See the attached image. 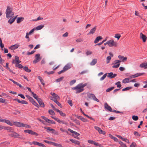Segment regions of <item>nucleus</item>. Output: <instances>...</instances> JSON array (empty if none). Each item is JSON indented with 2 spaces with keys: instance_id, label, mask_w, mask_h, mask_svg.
Returning <instances> with one entry per match:
<instances>
[{
  "instance_id": "obj_1",
  "label": "nucleus",
  "mask_w": 147,
  "mask_h": 147,
  "mask_svg": "<svg viewBox=\"0 0 147 147\" xmlns=\"http://www.w3.org/2000/svg\"><path fill=\"white\" fill-rule=\"evenodd\" d=\"M12 9L9 6H8L6 11V17L9 19L12 17L14 13L12 12Z\"/></svg>"
},
{
  "instance_id": "obj_2",
  "label": "nucleus",
  "mask_w": 147,
  "mask_h": 147,
  "mask_svg": "<svg viewBox=\"0 0 147 147\" xmlns=\"http://www.w3.org/2000/svg\"><path fill=\"white\" fill-rule=\"evenodd\" d=\"M87 85V84L86 83L84 84L82 83H80L78 84L77 86V91L76 92V93H79L83 91L84 90L83 88Z\"/></svg>"
},
{
  "instance_id": "obj_3",
  "label": "nucleus",
  "mask_w": 147,
  "mask_h": 147,
  "mask_svg": "<svg viewBox=\"0 0 147 147\" xmlns=\"http://www.w3.org/2000/svg\"><path fill=\"white\" fill-rule=\"evenodd\" d=\"M108 45L110 47L113 46L116 47L117 43L116 42H114L113 40H111L108 41Z\"/></svg>"
},
{
  "instance_id": "obj_4",
  "label": "nucleus",
  "mask_w": 147,
  "mask_h": 147,
  "mask_svg": "<svg viewBox=\"0 0 147 147\" xmlns=\"http://www.w3.org/2000/svg\"><path fill=\"white\" fill-rule=\"evenodd\" d=\"M90 99L93 100L94 101H96L97 102H99V100L96 98L95 95L93 94H89L87 96Z\"/></svg>"
},
{
  "instance_id": "obj_5",
  "label": "nucleus",
  "mask_w": 147,
  "mask_h": 147,
  "mask_svg": "<svg viewBox=\"0 0 147 147\" xmlns=\"http://www.w3.org/2000/svg\"><path fill=\"white\" fill-rule=\"evenodd\" d=\"M40 55L39 53L35 55V59L33 61L34 63H36L41 60L42 58L40 57Z\"/></svg>"
},
{
  "instance_id": "obj_6",
  "label": "nucleus",
  "mask_w": 147,
  "mask_h": 147,
  "mask_svg": "<svg viewBox=\"0 0 147 147\" xmlns=\"http://www.w3.org/2000/svg\"><path fill=\"white\" fill-rule=\"evenodd\" d=\"M121 62V61L118 60H115L114 61L115 63L112 66L113 68H117L120 65V63Z\"/></svg>"
},
{
  "instance_id": "obj_7",
  "label": "nucleus",
  "mask_w": 147,
  "mask_h": 147,
  "mask_svg": "<svg viewBox=\"0 0 147 147\" xmlns=\"http://www.w3.org/2000/svg\"><path fill=\"white\" fill-rule=\"evenodd\" d=\"M14 125L18 127H23L24 123L18 121H13Z\"/></svg>"
},
{
  "instance_id": "obj_8",
  "label": "nucleus",
  "mask_w": 147,
  "mask_h": 147,
  "mask_svg": "<svg viewBox=\"0 0 147 147\" xmlns=\"http://www.w3.org/2000/svg\"><path fill=\"white\" fill-rule=\"evenodd\" d=\"M94 128L98 132L99 134L105 135L106 133L104 131H103L100 128L97 126H94Z\"/></svg>"
},
{
  "instance_id": "obj_9",
  "label": "nucleus",
  "mask_w": 147,
  "mask_h": 147,
  "mask_svg": "<svg viewBox=\"0 0 147 147\" xmlns=\"http://www.w3.org/2000/svg\"><path fill=\"white\" fill-rule=\"evenodd\" d=\"M24 132L26 133H27L31 135H35L36 136H38V135L37 133L34 132L31 130L28 129L25 130L24 131Z\"/></svg>"
},
{
  "instance_id": "obj_10",
  "label": "nucleus",
  "mask_w": 147,
  "mask_h": 147,
  "mask_svg": "<svg viewBox=\"0 0 147 147\" xmlns=\"http://www.w3.org/2000/svg\"><path fill=\"white\" fill-rule=\"evenodd\" d=\"M21 62V61L19 60V58L18 56H15V59L13 60L12 61V63L14 64H18Z\"/></svg>"
},
{
  "instance_id": "obj_11",
  "label": "nucleus",
  "mask_w": 147,
  "mask_h": 147,
  "mask_svg": "<svg viewBox=\"0 0 147 147\" xmlns=\"http://www.w3.org/2000/svg\"><path fill=\"white\" fill-rule=\"evenodd\" d=\"M72 66V64L71 63H68L66 65L63 67V69L66 71L68 69H70Z\"/></svg>"
},
{
  "instance_id": "obj_12",
  "label": "nucleus",
  "mask_w": 147,
  "mask_h": 147,
  "mask_svg": "<svg viewBox=\"0 0 147 147\" xmlns=\"http://www.w3.org/2000/svg\"><path fill=\"white\" fill-rule=\"evenodd\" d=\"M104 107L106 109H107L110 112L112 111V109L111 107L109 106L107 103H105L104 105Z\"/></svg>"
},
{
  "instance_id": "obj_13",
  "label": "nucleus",
  "mask_w": 147,
  "mask_h": 147,
  "mask_svg": "<svg viewBox=\"0 0 147 147\" xmlns=\"http://www.w3.org/2000/svg\"><path fill=\"white\" fill-rule=\"evenodd\" d=\"M9 135L11 137H13L14 138H18V136H20L19 134L15 132H13L11 134Z\"/></svg>"
},
{
  "instance_id": "obj_14",
  "label": "nucleus",
  "mask_w": 147,
  "mask_h": 147,
  "mask_svg": "<svg viewBox=\"0 0 147 147\" xmlns=\"http://www.w3.org/2000/svg\"><path fill=\"white\" fill-rule=\"evenodd\" d=\"M88 143H89L90 144H94V145H95L96 146H98L99 147H100V146H101V145L100 144H98V143L95 142H94V141H93L92 140H88Z\"/></svg>"
},
{
  "instance_id": "obj_15",
  "label": "nucleus",
  "mask_w": 147,
  "mask_h": 147,
  "mask_svg": "<svg viewBox=\"0 0 147 147\" xmlns=\"http://www.w3.org/2000/svg\"><path fill=\"white\" fill-rule=\"evenodd\" d=\"M107 74H108L107 77L110 78H114L117 75V74H113L112 72L108 73Z\"/></svg>"
},
{
  "instance_id": "obj_16",
  "label": "nucleus",
  "mask_w": 147,
  "mask_h": 147,
  "mask_svg": "<svg viewBox=\"0 0 147 147\" xmlns=\"http://www.w3.org/2000/svg\"><path fill=\"white\" fill-rule=\"evenodd\" d=\"M140 36L141 38H142L144 42H145L147 39L146 36L144 34H143L142 33H140Z\"/></svg>"
},
{
  "instance_id": "obj_17",
  "label": "nucleus",
  "mask_w": 147,
  "mask_h": 147,
  "mask_svg": "<svg viewBox=\"0 0 147 147\" xmlns=\"http://www.w3.org/2000/svg\"><path fill=\"white\" fill-rule=\"evenodd\" d=\"M32 144L34 145H37L40 147H46L44 144L37 142L34 141L32 142Z\"/></svg>"
},
{
  "instance_id": "obj_18",
  "label": "nucleus",
  "mask_w": 147,
  "mask_h": 147,
  "mask_svg": "<svg viewBox=\"0 0 147 147\" xmlns=\"http://www.w3.org/2000/svg\"><path fill=\"white\" fill-rule=\"evenodd\" d=\"M14 100L17 101L18 103L24 104H27L28 102L25 100H22V101L20 100L17 99H13Z\"/></svg>"
},
{
  "instance_id": "obj_19",
  "label": "nucleus",
  "mask_w": 147,
  "mask_h": 147,
  "mask_svg": "<svg viewBox=\"0 0 147 147\" xmlns=\"http://www.w3.org/2000/svg\"><path fill=\"white\" fill-rule=\"evenodd\" d=\"M118 58L120 60H122V61H121L122 62H124L125 61H126L127 59V57H124L123 56L121 55H119L118 56Z\"/></svg>"
},
{
  "instance_id": "obj_20",
  "label": "nucleus",
  "mask_w": 147,
  "mask_h": 147,
  "mask_svg": "<svg viewBox=\"0 0 147 147\" xmlns=\"http://www.w3.org/2000/svg\"><path fill=\"white\" fill-rule=\"evenodd\" d=\"M144 74L143 73H137L134 75L130 76L131 78H134L140 76H141Z\"/></svg>"
},
{
  "instance_id": "obj_21",
  "label": "nucleus",
  "mask_w": 147,
  "mask_h": 147,
  "mask_svg": "<svg viewBox=\"0 0 147 147\" xmlns=\"http://www.w3.org/2000/svg\"><path fill=\"white\" fill-rule=\"evenodd\" d=\"M37 100L41 107H44V104L40 98H38V99H37Z\"/></svg>"
},
{
  "instance_id": "obj_22",
  "label": "nucleus",
  "mask_w": 147,
  "mask_h": 147,
  "mask_svg": "<svg viewBox=\"0 0 147 147\" xmlns=\"http://www.w3.org/2000/svg\"><path fill=\"white\" fill-rule=\"evenodd\" d=\"M96 29V26H95L94 28H92L91 30H90L89 33H88V34H93L94 32H95Z\"/></svg>"
},
{
  "instance_id": "obj_23",
  "label": "nucleus",
  "mask_w": 147,
  "mask_h": 147,
  "mask_svg": "<svg viewBox=\"0 0 147 147\" xmlns=\"http://www.w3.org/2000/svg\"><path fill=\"white\" fill-rule=\"evenodd\" d=\"M19 46V45L18 44H16L11 46L10 47L9 49L12 50H15L17 49Z\"/></svg>"
},
{
  "instance_id": "obj_24",
  "label": "nucleus",
  "mask_w": 147,
  "mask_h": 147,
  "mask_svg": "<svg viewBox=\"0 0 147 147\" xmlns=\"http://www.w3.org/2000/svg\"><path fill=\"white\" fill-rule=\"evenodd\" d=\"M51 94L53 96L54 99H55L56 100H59V96L57 94H55V93H51Z\"/></svg>"
},
{
  "instance_id": "obj_25",
  "label": "nucleus",
  "mask_w": 147,
  "mask_h": 147,
  "mask_svg": "<svg viewBox=\"0 0 147 147\" xmlns=\"http://www.w3.org/2000/svg\"><path fill=\"white\" fill-rule=\"evenodd\" d=\"M3 123H5L8 125L11 126H12L14 124V123H11L9 120H8L4 119Z\"/></svg>"
},
{
  "instance_id": "obj_26",
  "label": "nucleus",
  "mask_w": 147,
  "mask_h": 147,
  "mask_svg": "<svg viewBox=\"0 0 147 147\" xmlns=\"http://www.w3.org/2000/svg\"><path fill=\"white\" fill-rule=\"evenodd\" d=\"M68 131H70L71 133L74 134H75V135H76V136H78L80 135V134L79 133L77 132H76V131H73V130L71 129L70 128H68Z\"/></svg>"
},
{
  "instance_id": "obj_27",
  "label": "nucleus",
  "mask_w": 147,
  "mask_h": 147,
  "mask_svg": "<svg viewBox=\"0 0 147 147\" xmlns=\"http://www.w3.org/2000/svg\"><path fill=\"white\" fill-rule=\"evenodd\" d=\"M102 39V38L101 36H98L97 37L94 41V43H96L98 42L100 40Z\"/></svg>"
},
{
  "instance_id": "obj_28",
  "label": "nucleus",
  "mask_w": 147,
  "mask_h": 147,
  "mask_svg": "<svg viewBox=\"0 0 147 147\" xmlns=\"http://www.w3.org/2000/svg\"><path fill=\"white\" fill-rule=\"evenodd\" d=\"M130 78H128L124 79L122 81V82L124 84L129 82H130Z\"/></svg>"
},
{
  "instance_id": "obj_29",
  "label": "nucleus",
  "mask_w": 147,
  "mask_h": 147,
  "mask_svg": "<svg viewBox=\"0 0 147 147\" xmlns=\"http://www.w3.org/2000/svg\"><path fill=\"white\" fill-rule=\"evenodd\" d=\"M147 66V63H144L140 65V67L141 68H144L145 69L146 68V66Z\"/></svg>"
},
{
  "instance_id": "obj_30",
  "label": "nucleus",
  "mask_w": 147,
  "mask_h": 147,
  "mask_svg": "<svg viewBox=\"0 0 147 147\" xmlns=\"http://www.w3.org/2000/svg\"><path fill=\"white\" fill-rule=\"evenodd\" d=\"M51 100H53L58 106H59L61 108L62 107V106L61 104L55 99H51Z\"/></svg>"
},
{
  "instance_id": "obj_31",
  "label": "nucleus",
  "mask_w": 147,
  "mask_h": 147,
  "mask_svg": "<svg viewBox=\"0 0 147 147\" xmlns=\"http://www.w3.org/2000/svg\"><path fill=\"white\" fill-rule=\"evenodd\" d=\"M97 62V59H94L90 63V65H94Z\"/></svg>"
},
{
  "instance_id": "obj_32",
  "label": "nucleus",
  "mask_w": 147,
  "mask_h": 147,
  "mask_svg": "<svg viewBox=\"0 0 147 147\" xmlns=\"http://www.w3.org/2000/svg\"><path fill=\"white\" fill-rule=\"evenodd\" d=\"M16 17L17 16H16L13 18L10 19L9 20L8 22L10 24H11L15 21Z\"/></svg>"
},
{
  "instance_id": "obj_33",
  "label": "nucleus",
  "mask_w": 147,
  "mask_h": 147,
  "mask_svg": "<svg viewBox=\"0 0 147 147\" xmlns=\"http://www.w3.org/2000/svg\"><path fill=\"white\" fill-rule=\"evenodd\" d=\"M44 25H39V26H37V27H36V28L35 30H41L44 27Z\"/></svg>"
},
{
  "instance_id": "obj_34",
  "label": "nucleus",
  "mask_w": 147,
  "mask_h": 147,
  "mask_svg": "<svg viewBox=\"0 0 147 147\" xmlns=\"http://www.w3.org/2000/svg\"><path fill=\"white\" fill-rule=\"evenodd\" d=\"M23 69L24 70L28 72H30L31 71V70L29 69L27 67H23Z\"/></svg>"
},
{
  "instance_id": "obj_35",
  "label": "nucleus",
  "mask_w": 147,
  "mask_h": 147,
  "mask_svg": "<svg viewBox=\"0 0 147 147\" xmlns=\"http://www.w3.org/2000/svg\"><path fill=\"white\" fill-rule=\"evenodd\" d=\"M24 19V18L22 17H20L18 18L17 20V23H19L21 21L23 20Z\"/></svg>"
},
{
  "instance_id": "obj_36",
  "label": "nucleus",
  "mask_w": 147,
  "mask_h": 147,
  "mask_svg": "<svg viewBox=\"0 0 147 147\" xmlns=\"http://www.w3.org/2000/svg\"><path fill=\"white\" fill-rule=\"evenodd\" d=\"M111 59V57L110 56H109L107 57L106 59V63L108 64L109 63L110 60Z\"/></svg>"
},
{
  "instance_id": "obj_37",
  "label": "nucleus",
  "mask_w": 147,
  "mask_h": 147,
  "mask_svg": "<svg viewBox=\"0 0 147 147\" xmlns=\"http://www.w3.org/2000/svg\"><path fill=\"white\" fill-rule=\"evenodd\" d=\"M44 128L49 131H53V133L54 132V131H55V130L54 129H51L49 127H45Z\"/></svg>"
},
{
  "instance_id": "obj_38",
  "label": "nucleus",
  "mask_w": 147,
  "mask_h": 147,
  "mask_svg": "<svg viewBox=\"0 0 147 147\" xmlns=\"http://www.w3.org/2000/svg\"><path fill=\"white\" fill-rule=\"evenodd\" d=\"M132 119L134 121H137L138 119V117L137 116L133 115L132 116Z\"/></svg>"
},
{
  "instance_id": "obj_39",
  "label": "nucleus",
  "mask_w": 147,
  "mask_h": 147,
  "mask_svg": "<svg viewBox=\"0 0 147 147\" xmlns=\"http://www.w3.org/2000/svg\"><path fill=\"white\" fill-rule=\"evenodd\" d=\"M115 84L117 85V88H120L121 86V82L119 81L116 83Z\"/></svg>"
},
{
  "instance_id": "obj_40",
  "label": "nucleus",
  "mask_w": 147,
  "mask_h": 147,
  "mask_svg": "<svg viewBox=\"0 0 147 147\" xmlns=\"http://www.w3.org/2000/svg\"><path fill=\"white\" fill-rule=\"evenodd\" d=\"M51 143L53 145H54L56 146H57V147H61V145L60 144H57V143H55L54 142H51Z\"/></svg>"
},
{
  "instance_id": "obj_41",
  "label": "nucleus",
  "mask_w": 147,
  "mask_h": 147,
  "mask_svg": "<svg viewBox=\"0 0 147 147\" xmlns=\"http://www.w3.org/2000/svg\"><path fill=\"white\" fill-rule=\"evenodd\" d=\"M114 87H111L108 88H107L106 90V91L107 92H109L110 91H111L112 90H113L114 89Z\"/></svg>"
},
{
  "instance_id": "obj_42",
  "label": "nucleus",
  "mask_w": 147,
  "mask_h": 147,
  "mask_svg": "<svg viewBox=\"0 0 147 147\" xmlns=\"http://www.w3.org/2000/svg\"><path fill=\"white\" fill-rule=\"evenodd\" d=\"M107 73H106L104 74L103 76L100 78V80L101 81L103 80L107 76Z\"/></svg>"
},
{
  "instance_id": "obj_43",
  "label": "nucleus",
  "mask_w": 147,
  "mask_h": 147,
  "mask_svg": "<svg viewBox=\"0 0 147 147\" xmlns=\"http://www.w3.org/2000/svg\"><path fill=\"white\" fill-rule=\"evenodd\" d=\"M23 127H25L26 129L30 128L31 126L29 125L24 124Z\"/></svg>"
},
{
  "instance_id": "obj_44",
  "label": "nucleus",
  "mask_w": 147,
  "mask_h": 147,
  "mask_svg": "<svg viewBox=\"0 0 147 147\" xmlns=\"http://www.w3.org/2000/svg\"><path fill=\"white\" fill-rule=\"evenodd\" d=\"M80 119L82 120V121L84 122H86L87 121V120L84 118L83 117H80Z\"/></svg>"
},
{
  "instance_id": "obj_45",
  "label": "nucleus",
  "mask_w": 147,
  "mask_h": 147,
  "mask_svg": "<svg viewBox=\"0 0 147 147\" xmlns=\"http://www.w3.org/2000/svg\"><path fill=\"white\" fill-rule=\"evenodd\" d=\"M115 37L116 38H117L118 39V40L121 37V35L119 34H115Z\"/></svg>"
},
{
  "instance_id": "obj_46",
  "label": "nucleus",
  "mask_w": 147,
  "mask_h": 147,
  "mask_svg": "<svg viewBox=\"0 0 147 147\" xmlns=\"http://www.w3.org/2000/svg\"><path fill=\"white\" fill-rule=\"evenodd\" d=\"M76 80H71L69 84L70 85H72L74 84L76 82Z\"/></svg>"
},
{
  "instance_id": "obj_47",
  "label": "nucleus",
  "mask_w": 147,
  "mask_h": 147,
  "mask_svg": "<svg viewBox=\"0 0 147 147\" xmlns=\"http://www.w3.org/2000/svg\"><path fill=\"white\" fill-rule=\"evenodd\" d=\"M63 78H64V77H60V78L57 79L56 80V81L57 82H59L61 81V80H62Z\"/></svg>"
},
{
  "instance_id": "obj_48",
  "label": "nucleus",
  "mask_w": 147,
  "mask_h": 147,
  "mask_svg": "<svg viewBox=\"0 0 147 147\" xmlns=\"http://www.w3.org/2000/svg\"><path fill=\"white\" fill-rule=\"evenodd\" d=\"M16 67H18L20 69L22 68L23 67V66L20 64H17L16 65Z\"/></svg>"
},
{
  "instance_id": "obj_49",
  "label": "nucleus",
  "mask_w": 147,
  "mask_h": 147,
  "mask_svg": "<svg viewBox=\"0 0 147 147\" xmlns=\"http://www.w3.org/2000/svg\"><path fill=\"white\" fill-rule=\"evenodd\" d=\"M49 113L51 115H53L55 113L54 111L52 110H49Z\"/></svg>"
},
{
  "instance_id": "obj_50",
  "label": "nucleus",
  "mask_w": 147,
  "mask_h": 147,
  "mask_svg": "<svg viewBox=\"0 0 147 147\" xmlns=\"http://www.w3.org/2000/svg\"><path fill=\"white\" fill-rule=\"evenodd\" d=\"M131 88V87H126V88L123 89L122 90L123 91H125V90H129V89H130Z\"/></svg>"
},
{
  "instance_id": "obj_51",
  "label": "nucleus",
  "mask_w": 147,
  "mask_h": 147,
  "mask_svg": "<svg viewBox=\"0 0 147 147\" xmlns=\"http://www.w3.org/2000/svg\"><path fill=\"white\" fill-rule=\"evenodd\" d=\"M34 29L33 28V29H32V30H31L29 32H28V33L27 32V33L29 35H30L34 32Z\"/></svg>"
},
{
  "instance_id": "obj_52",
  "label": "nucleus",
  "mask_w": 147,
  "mask_h": 147,
  "mask_svg": "<svg viewBox=\"0 0 147 147\" xmlns=\"http://www.w3.org/2000/svg\"><path fill=\"white\" fill-rule=\"evenodd\" d=\"M86 54L87 55H88L91 54H92V52L88 50L86 52Z\"/></svg>"
},
{
  "instance_id": "obj_53",
  "label": "nucleus",
  "mask_w": 147,
  "mask_h": 147,
  "mask_svg": "<svg viewBox=\"0 0 147 147\" xmlns=\"http://www.w3.org/2000/svg\"><path fill=\"white\" fill-rule=\"evenodd\" d=\"M130 147H137L136 144L134 142H132L130 145Z\"/></svg>"
},
{
  "instance_id": "obj_54",
  "label": "nucleus",
  "mask_w": 147,
  "mask_h": 147,
  "mask_svg": "<svg viewBox=\"0 0 147 147\" xmlns=\"http://www.w3.org/2000/svg\"><path fill=\"white\" fill-rule=\"evenodd\" d=\"M5 129H6L7 130L8 132H11V130H12V127H6Z\"/></svg>"
},
{
  "instance_id": "obj_55",
  "label": "nucleus",
  "mask_w": 147,
  "mask_h": 147,
  "mask_svg": "<svg viewBox=\"0 0 147 147\" xmlns=\"http://www.w3.org/2000/svg\"><path fill=\"white\" fill-rule=\"evenodd\" d=\"M67 102L71 106H72L73 105V104L72 103V101L71 100H69Z\"/></svg>"
},
{
  "instance_id": "obj_56",
  "label": "nucleus",
  "mask_w": 147,
  "mask_h": 147,
  "mask_svg": "<svg viewBox=\"0 0 147 147\" xmlns=\"http://www.w3.org/2000/svg\"><path fill=\"white\" fill-rule=\"evenodd\" d=\"M59 113L60 115L62 116L65 117L66 115L64 113H63V112L62 111H60V112Z\"/></svg>"
},
{
  "instance_id": "obj_57",
  "label": "nucleus",
  "mask_w": 147,
  "mask_h": 147,
  "mask_svg": "<svg viewBox=\"0 0 147 147\" xmlns=\"http://www.w3.org/2000/svg\"><path fill=\"white\" fill-rule=\"evenodd\" d=\"M32 104L37 107H39V105L35 101H34Z\"/></svg>"
},
{
  "instance_id": "obj_58",
  "label": "nucleus",
  "mask_w": 147,
  "mask_h": 147,
  "mask_svg": "<svg viewBox=\"0 0 147 147\" xmlns=\"http://www.w3.org/2000/svg\"><path fill=\"white\" fill-rule=\"evenodd\" d=\"M35 52V51L33 50L31 52H28L27 53L28 55H31L33 54Z\"/></svg>"
},
{
  "instance_id": "obj_59",
  "label": "nucleus",
  "mask_w": 147,
  "mask_h": 147,
  "mask_svg": "<svg viewBox=\"0 0 147 147\" xmlns=\"http://www.w3.org/2000/svg\"><path fill=\"white\" fill-rule=\"evenodd\" d=\"M68 33L67 32H65V34L62 35V36L63 37H66L68 36Z\"/></svg>"
},
{
  "instance_id": "obj_60",
  "label": "nucleus",
  "mask_w": 147,
  "mask_h": 147,
  "mask_svg": "<svg viewBox=\"0 0 147 147\" xmlns=\"http://www.w3.org/2000/svg\"><path fill=\"white\" fill-rule=\"evenodd\" d=\"M5 99H3L2 98H0V102H2L3 103H4L5 102Z\"/></svg>"
},
{
  "instance_id": "obj_61",
  "label": "nucleus",
  "mask_w": 147,
  "mask_h": 147,
  "mask_svg": "<svg viewBox=\"0 0 147 147\" xmlns=\"http://www.w3.org/2000/svg\"><path fill=\"white\" fill-rule=\"evenodd\" d=\"M134 135L135 136H140V135L139 134L138 132L137 131H135L134 132Z\"/></svg>"
},
{
  "instance_id": "obj_62",
  "label": "nucleus",
  "mask_w": 147,
  "mask_h": 147,
  "mask_svg": "<svg viewBox=\"0 0 147 147\" xmlns=\"http://www.w3.org/2000/svg\"><path fill=\"white\" fill-rule=\"evenodd\" d=\"M122 140L125 141V142L127 143H129V140L126 138H123Z\"/></svg>"
},
{
  "instance_id": "obj_63",
  "label": "nucleus",
  "mask_w": 147,
  "mask_h": 147,
  "mask_svg": "<svg viewBox=\"0 0 147 147\" xmlns=\"http://www.w3.org/2000/svg\"><path fill=\"white\" fill-rule=\"evenodd\" d=\"M87 72V70H85V71H83L82 72H80V74L82 75V74H86Z\"/></svg>"
},
{
  "instance_id": "obj_64",
  "label": "nucleus",
  "mask_w": 147,
  "mask_h": 147,
  "mask_svg": "<svg viewBox=\"0 0 147 147\" xmlns=\"http://www.w3.org/2000/svg\"><path fill=\"white\" fill-rule=\"evenodd\" d=\"M82 41L83 40L81 38L78 39L76 40V41L78 42H82Z\"/></svg>"
}]
</instances>
